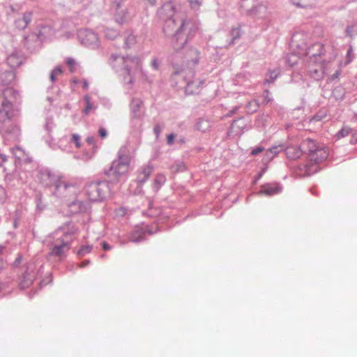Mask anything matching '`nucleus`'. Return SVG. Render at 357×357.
Listing matches in <instances>:
<instances>
[{
    "label": "nucleus",
    "mask_w": 357,
    "mask_h": 357,
    "mask_svg": "<svg viewBox=\"0 0 357 357\" xmlns=\"http://www.w3.org/2000/svg\"><path fill=\"white\" fill-rule=\"evenodd\" d=\"M197 31L198 26L195 23L187 19L183 20L174 36V49L178 50L183 48L188 40L195 36Z\"/></svg>",
    "instance_id": "1"
},
{
    "label": "nucleus",
    "mask_w": 357,
    "mask_h": 357,
    "mask_svg": "<svg viewBox=\"0 0 357 357\" xmlns=\"http://www.w3.org/2000/svg\"><path fill=\"white\" fill-rule=\"evenodd\" d=\"M306 54L310 55L312 62L319 64V68H316L313 64L310 65L309 72L310 75L317 79L322 78L324 73V61L321 59V56L324 54V45L319 43H314Z\"/></svg>",
    "instance_id": "2"
},
{
    "label": "nucleus",
    "mask_w": 357,
    "mask_h": 357,
    "mask_svg": "<svg viewBox=\"0 0 357 357\" xmlns=\"http://www.w3.org/2000/svg\"><path fill=\"white\" fill-rule=\"evenodd\" d=\"M101 183H91L88 186L87 195L91 201L101 200L104 197V190Z\"/></svg>",
    "instance_id": "3"
},
{
    "label": "nucleus",
    "mask_w": 357,
    "mask_h": 357,
    "mask_svg": "<svg viewBox=\"0 0 357 357\" xmlns=\"http://www.w3.org/2000/svg\"><path fill=\"white\" fill-rule=\"evenodd\" d=\"M14 115L12 103L6 100H3L0 107V121L5 122L10 120Z\"/></svg>",
    "instance_id": "4"
},
{
    "label": "nucleus",
    "mask_w": 357,
    "mask_h": 357,
    "mask_svg": "<svg viewBox=\"0 0 357 357\" xmlns=\"http://www.w3.org/2000/svg\"><path fill=\"white\" fill-rule=\"evenodd\" d=\"M128 162L120 157L118 160L114 161L111 167V170L116 175L123 174L128 171Z\"/></svg>",
    "instance_id": "5"
},
{
    "label": "nucleus",
    "mask_w": 357,
    "mask_h": 357,
    "mask_svg": "<svg viewBox=\"0 0 357 357\" xmlns=\"http://www.w3.org/2000/svg\"><path fill=\"white\" fill-rule=\"evenodd\" d=\"M280 190L281 188L278 183H266L261 186V189L259 192V194L271 196L280 192Z\"/></svg>",
    "instance_id": "6"
},
{
    "label": "nucleus",
    "mask_w": 357,
    "mask_h": 357,
    "mask_svg": "<svg viewBox=\"0 0 357 357\" xmlns=\"http://www.w3.org/2000/svg\"><path fill=\"white\" fill-rule=\"evenodd\" d=\"M153 167L151 165H147L142 168L138 172L136 181L139 184L146 182L153 172Z\"/></svg>",
    "instance_id": "7"
},
{
    "label": "nucleus",
    "mask_w": 357,
    "mask_h": 357,
    "mask_svg": "<svg viewBox=\"0 0 357 357\" xmlns=\"http://www.w3.org/2000/svg\"><path fill=\"white\" fill-rule=\"evenodd\" d=\"M328 155V150L325 147L321 146L318 149H317L316 151L311 153L310 160H314L315 163H318L326 160Z\"/></svg>",
    "instance_id": "8"
},
{
    "label": "nucleus",
    "mask_w": 357,
    "mask_h": 357,
    "mask_svg": "<svg viewBox=\"0 0 357 357\" xmlns=\"http://www.w3.org/2000/svg\"><path fill=\"white\" fill-rule=\"evenodd\" d=\"M303 151L300 148L295 146H289L285 149V153L288 158L296 160L302 155Z\"/></svg>",
    "instance_id": "9"
},
{
    "label": "nucleus",
    "mask_w": 357,
    "mask_h": 357,
    "mask_svg": "<svg viewBox=\"0 0 357 357\" xmlns=\"http://www.w3.org/2000/svg\"><path fill=\"white\" fill-rule=\"evenodd\" d=\"M203 82L199 80H194L188 83L185 91L189 94H195L199 93Z\"/></svg>",
    "instance_id": "10"
},
{
    "label": "nucleus",
    "mask_w": 357,
    "mask_h": 357,
    "mask_svg": "<svg viewBox=\"0 0 357 357\" xmlns=\"http://www.w3.org/2000/svg\"><path fill=\"white\" fill-rule=\"evenodd\" d=\"M302 146L305 151L309 152V157H311V153H314L321 146L318 145L311 139H307L302 143Z\"/></svg>",
    "instance_id": "11"
},
{
    "label": "nucleus",
    "mask_w": 357,
    "mask_h": 357,
    "mask_svg": "<svg viewBox=\"0 0 357 357\" xmlns=\"http://www.w3.org/2000/svg\"><path fill=\"white\" fill-rule=\"evenodd\" d=\"M291 3L298 8H313L317 4L319 0H291Z\"/></svg>",
    "instance_id": "12"
},
{
    "label": "nucleus",
    "mask_w": 357,
    "mask_h": 357,
    "mask_svg": "<svg viewBox=\"0 0 357 357\" xmlns=\"http://www.w3.org/2000/svg\"><path fill=\"white\" fill-rule=\"evenodd\" d=\"M124 63L128 68V70H131L132 66H130V63L134 65V67L136 70H140L142 68L141 61L138 57H126L124 58Z\"/></svg>",
    "instance_id": "13"
},
{
    "label": "nucleus",
    "mask_w": 357,
    "mask_h": 357,
    "mask_svg": "<svg viewBox=\"0 0 357 357\" xmlns=\"http://www.w3.org/2000/svg\"><path fill=\"white\" fill-rule=\"evenodd\" d=\"M31 20V13H26L24 14V15L22 18L16 20L15 24H16V26L19 29H24L29 24Z\"/></svg>",
    "instance_id": "14"
},
{
    "label": "nucleus",
    "mask_w": 357,
    "mask_h": 357,
    "mask_svg": "<svg viewBox=\"0 0 357 357\" xmlns=\"http://www.w3.org/2000/svg\"><path fill=\"white\" fill-rule=\"evenodd\" d=\"M69 249V245L67 243L62 242L61 245H55L52 248L51 255L61 256L63 253L66 252Z\"/></svg>",
    "instance_id": "15"
},
{
    "label": "nucleus",
    "mask_w": 357,
    "mask_h": 357,
    "mask_svg": "<svg viewBox=\"0 0 357 357\" xmlns=\"http://www.w3.org/2000/svg\"><path fill=\"white\" fill-rule=\"evenodd\" d=\"M145 232L142 229L135 230L130 236V241L132 242H138L143 239Z\"/></svg>",
    "instance_id": "16"
},
{
    "label": "nucleus",
    "mask_w": 357,
    "mask_h": 357,
    "mask_svg": "<svg viewBox=\"0 0 357 357\" xmlns=\"http://www.w3.org/2000/svg\"><path fill=\"white\" fill-rule=\"evenodd\" d=\"M166 181V178L164 174H158L155 176V178L154 179V188H155L157 190H158L162 185L165 183Z\"/></svg>",
    "instance_id": "17"
},
{
    "label": "nucleus",
    "mask_w": 357,
    "mask_h": 357,
    "mask_svg": "<svg viewBox=\"0 0 357 357\" xmlns=\"http://www.w3.org/2000/svg\"><path fill=\"white\" fill-rule=\"evenodd\" d=\"M175 20L169 19L165 22L164 31L166 33H171L175 29Z\"/></svg>",
    "instance_id": "18"
},
{
    "label": "nucleus",
    "mask_w": 357,
    "mask_h": 357,
    "mask_svg": "<svg viewBox=\"0 0 357 357\" xmlns=\"http://www.w3.org/2000/svg\"><path fill=\"white\" fill-rule=\"evenodd\" d=\"M304 172L302 174L303 176L310 175L317 172V166L316 165L310 164V165H303Z\"/></svg>",
    "instance_id": "19"
},
{
    "label": "nucleus",
    "mask_w": 357,
    "mask_h": 357,
    "mask_svg": "<svg viewBox=\"0 0 357 357\" xmlns=\"http://www.w3.org/2000/svg\"><path fill=\"white\" fill-rule=\"evenodd\" d=\"M282 149V148L281 146H274V147H272L271 149H269L266 154V155L270 158H273L275 155H276Z\"/></svg>",
    "instance_id": "20"
},
{
    "label": "nucleus",
    "mask_w": 357,
    "mask_h": 357,
    "mask_svg": "<svg viewBox=\"0 0 357 357\" xmlns=\"http://www.w3.org/2000/svg\"><path fill=\"white\" fill-rule=\"evenodd\" d=\"M63 71L61 67H56L50 73V79L52 82L56 81L58 76L62 74Z\"/></svg>",
    "instance_id": "21"
},
{
    "label": "nucleus",
    "mask_w": 357,
    "mask_h": 357,
    "mask_svg": "<svg viewBox=\"0 0 357 357\" xmlns=\"http://www.w3.org/2000/svg\"><path fill=\"white\" fill-rule=\"evenodd\" d=\"M280 72L278 70H270L268 73V78L266 79V82H273L279 75Z\"/></svg>",
    "instance_id": "22"
},
{
    "label": "nucleus",
    "mask_w": 357,
    "mask_h": 357,
    "mask_svg": "<svg viewBox=\"0 0 357 357\" xmlns=\"http://www.w3.org/2000/svg\"><path fill=\"white\" fill-rule=\"evenodd\" d=\"M84 100L85 101V103H86V107H85V109H84V113L86 114H88L89 113V112L93 109V106L91 104V102H90V98L89 96H85L84 98Z\"/></svg>",
    "instance_id": "23"
},
{
    "label": "nucleus",
    "mask_w": 357,
    "mask_h": 357,
    "mask_svg": "<svg viewBox=\"0 0 357 357\" xmlns=\"http://www.w3.org/2000/svg\"><path fill=\"white\" fill-rule=\"evenodd\" d=\"M191 8L197 10L202 5V0H188Z\"/></svg>",
    "instance_id": "24"
},
{
    "label": "nucleus",
    "mask_w": 357,
    "mask_h": 357,
    "mask_svg": "<svg viewBox=\"0 0 357 357\" xmlns=\"http://www.w3.org/2000/svg\"><path fill=\"white\" fill-rule=\"evenodd\" d=\"M66 63L70 68V71L71 73H73L75 70V65H76L75 61L72 58H68L66 59Z\"/></svg>",
    "instance_id": "25"
},
{
    "label": "nucleus",
    "mask_w": 357,
    "mask_h": 357,
    "mask_svg": "<svg viewBox=\"0 0 357 357\" xmlns=\"http://www.w3.org/2000/svg\"><path fill=\"white\" fill-rule=\"evenodd\" d=\"M80 140H81V137L79 135L73 134L72 135L71 141L75 144V146L77 148H79L81 146Z\"/></svg>",
    "instance_id": "26"
},
{
    "label": "nucleus",
    "mask_w": 357,
    "mask_h": 357,
    "mask_svg": "<svg viewBox=\"0 0 357 357\" xmlns=\"http://www.w3.org/2000/svg\"><path fill=\"white\" fill-rule=\"evenodd\" d=\"M298 61V56L292 54L289 55L287 58V62L291 66H293L294 64H296Z\"/></svg>",
    "instance_id": "27"
},
{
    "label": "nucleus",
    "mask_w": 357,
    "mask_h": 357,
    "mask_svg": "<svg viewBox=\"0 0 357 357\" xmlns=\"http://www.w3.org/2000/svg\"><path fill=\"white\" fill-rule=\"evenodd\" d=\"M17 59V57L16 55L11 54L8 57L7 61L8 63L12 66H14L15 65V61Z\"/></svg>",
    "instance_id": "28"
},
{
    "label": "nucleus",
    "mask_w": 357,
    "mask_h": 357,
    "mask_svg": "<svg viewBox=\"0 0 357 357\" xmlns=\"http://www.w3.org/2000/svg\"><path fill=\"white\" fill-rule=\"evenodd\" d=\"M91 249H92L91 246H89V245L84 246L78 251V254L82 255V254L89 252H91Z\"/></svg>",
    "instance_id": "29"
},
{
    "label": "nucleus",
    "mask_w": 357,
    "mask_h": 357,
    "mask_svg": "<svg viewBox=\"0 0 357 357\" xmlns=\"http://www.w3.org/2000/svg\"><path fill=\"white\" fill-rule=\"evenodd\" d=\"M162 9L165 11V12H167L169 10H173L174 9V6L173 4L171 3V2H168L167 3H165Z\"/></svg>",
    "instance_id": "30"
},
{
    "label": "nucleus",
    "mask_w": 357,
    "mask_h": 357,
    "mask_svg": "<svg viewBox=\"0 0 357 357\" xmlns=\"http://www.w3.org/2000/svg\"><path fill=\"white\" fill-rule=\"evenodd\" d=\"M263 151H264V148L263 147H261V146L257 147V148L253 149L251 151V155H257L259 153H261Z\"/></svg>",
    "instance_id": "31"
},
{
    "label": "nucleus",
    "mask_w": 357,
    "mask_h": 357,
    "mask_svg": "<svg viewBox=\"0 0 357 357\" xmlns=\"http://www.w3.org/2000/svg\"><path fill=\"white\" fill-rule=\"evenodd\" d=\"M349 132V129H342L339 132H338V137H343L346 135H347Z\"/></svg>",
    "instance_id": "32"
},
{
    "label": "nucleus",
    "mask_w": 357,
    "mask_h": 357,
    "mask_svg": "<svg viewBox=\"0 0 357 357\" xmlns=\"http://www.w3.org/2000/svg\"><path fill=\"white\" fill-rule=\"evenodd\" d=\"M6 199V191L3 188L0 186V202Z\"/></svg>",
    "instance_id": "33"
},
{
    "label": "nucleus",
    "mask_w": 357,
    "mask_h": 357,
    "mask_svg": "<svg viewBox=\"0 0 357 357\" xmlns=\"http://www.w3.org/2000/svg\"><path fill=\"white\" fill-rule=\"evenodd\" d=\"M117 215H124L126 213V210L123 208H119L115 211Z\"/></svg>",
    "instance_id": "34"
},
{
    "label": "nucleus",
    "mask_w": 357,
    "mask_h": 357,
    "mask_svg": "<svg viewBox=\"0 0 357 357\" xmlns=\"http://www.w3.org/2000/svg\"><path fill=\"white\" fill-rule=\"evenodd\" d=\"M99 135L101 138H105L107 137V131L104 128H99Z\"/></svg>",
    "instance_id": "35"
},
{
    "label": "nucleus",
    "mask_w": 357,
    "mask_h": 357,
    "mask_svg": "<svg viewBox=\"0 0 357 357\" xmlns=\"http://www.w3.org/2000/svg\"><path fill=\"white\" fill-rule=\"evenodd\" d=\"M174 138H175V136L174 134L169 135L167 138V144L169 145L172 144L174 142Z\"/></svg>",
    "instance_id": "36"
},
{
    "label": "nucleus",
    "mask_w": 357,
    "mask_h": 357,
    "mask_svg": "<svg viewBox=\"0 0 357 357\" xmlns=\"http://www.w3.org/2000/svg\"><path fill=\"white\" fill-rule=\"evenodd\" d=\"M151 66L155 69V70H158V67H159V65H158V62L157 60L154 59L151 61Z\"/></svg>",
    "instance_id": "37"
},
{
    "label": "nucleus",
    "mask_w": 357,
    "mask_h": 357,
    "mask_svg": "<svg viewBox=\"0 0 357 357\" xmlns=\"http://www.w3.org/2000/svg\"><path fill=\"white\" fill-rule=\"evenodd\" d=\"M116 20L119 23H123L126 20L119 15L116 16Z\"/></svg>",
    "instance_id": "38"
},
{
    "label": "nucleus",
    "mask_w": 357,
    "mask_h": 357,
    "mask_svg": "<svg viewBox=\"0 0 357 357\" xmlns=\"http://www.w3.org/2000/svg\"><path fill=\"white\" fill-rule=\"evenodd\" d=\"M102 248H103L104 250H109V249L111 248H110V246L109 245V244H108V243H107L106 242H103V243H102Z\"/></svg>",
    "instance_id": "39"
},
{
    "label": "nucleus",
    "mask_w": 357,
    "mask_h": 357,
    "mask_svg": "<svg viewBox=\"0 0 357 357\" xmlns=\"http://www.w3.org/2000/svg\"><path fill=\"white\" fill-rule=\"evenodd\" d=\"M155 132L158 135L161 131V128L159 126H156L154 128Z\"/></svg>",
    "instance_id": "40"
},
{
    "label": "nucleus",
    "mask_w": 357,
    "mask_h": 357,
    "mask_svg": "<svg viewBox=\"0 0 357 357\" xmlns=\"http://www.w3.org/2000/svg\"><path fill=\"white\" fill-rule=\"evenodd\" d=\"M86 36H89L91 38H96V36L93 33H89L86 34Z\"/></svg>",
    "instance_id": "41"
},
{
    "label": "nucleus",
    "mask_w": 357,
    "mask_h": 357,
    "mask_svg": "<svg viewBox=\"0 0 357 357\" xmlns=\"http://www.w3.org/2000/svg\"><path fill=\"white\" fill-rule=\"evenodd\" d=\"M150 4L154 5L155 3V0H148Z\"/></svg>",
    "instance_id": "42"
},
{
    "label": "nucleus",
    "mask_w": 357,
    "mask_h": 357,
    "mask_svg": "<svg viewBox=\"0 0 357 357\" xmlns=\"http://www.w3.org/2000/svg\"><path fill=\"white\" fill-rule=\"evenodd\" d=\"M83 87L84 89H87L88 88V83L86 81L84 82Z\"/></svg>",
    "instance_id": "43"
},
{
    "label": "nucleus",
    "mask_w": 357,
    "mask_h": 357,
    "mask_svg": "<svg viewBox=\"0 0 357 357\" xmlns=\"http://www.w3.org/2000/svg\"><path fill=\"white\" fill-rule=\"evenodd\" d=\"M3 289V284L0 282V291Z\"/></svg>",
    "instance_id": "44"
},
{
    "label": "nucleus",
    "mask_w": 357,
    "mask_h": 357,
    "mask_svg": "<svg viewBox=\"0 0 357 357\" xmlns=\"http://www.w3.org/2000/svg\"><path fill=\"white\" fill-rule=\"evenodd\" d=\"M338 75H339V73H338V72H337V73H336V75H335V77H338Z\"/></svg>",
    "instance_id": "45"
}]
</instances>
